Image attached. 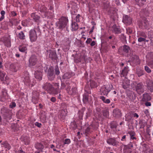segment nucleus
I'll return each mask as SVG.
<instances>
[{
  "instance_id": "nucleus-1",
  "label": "nucleus",
  "mask_w": 153,
  "mask_h": 153,
  "mask_svg": "<svg viewBox=\"0 0 153 153\" xmlns=\"http://www.w3.org/2000/svg\"><path fill=\"white\" fill-rule=\"evenodd\" d=\"M41 34V30L38 26L35 27L34 29L31 30L29 32V38L31 42H32L36 41L38 37L37 35H40Z\"/></svg>"
},
{
  "instance_id": "nucleus-2",
  "label": "nucleus",
  "mask_w": 153,
  "mask_h": 153,
  "mask_svg": "<svg viewBox=\"0 0 153 153\" xmlns=\"http://www.w3.org/2000/svg\"><path fill=\"white\" fill-rule=\"evenodd\" d=\"M132 88L135 89L137 93L140 94L144 92V85L142 82L137 83L136 81L133 82L131 84Z\"/></svg>"
},
{
  "instance_id": "nucleus-3",
  "label": "nucleus",
  "mask_w": 153,
  "mask_h": 153,
  "mask_svg": "<svg viewBox=\"0 0 153 153\" xmlns=\"http://www.w3.org/2000/svg\"><path fill=\"white\" fill-rule=\"evenodd\" d=\"M43 88L50 94L55 95L57 94L58 89H54L52 85L50 83L46 82L44 84Z\"/></svg>"
},
{
  "instance_id": "nucleus-4",
  "label": "nucleus",
  "mask_w": 153,
  "mask_h": 153,
  "mask_svg": "<svg viewBox=\"0 0 153 153\" xmlns=\"http://www.w3.org/2000/svg\"><path fill=\"white\" fill-rule=\"evenodd\" d=\"M68 22V18L65 17H62L59 19V21L56 23V25L58 28L62 30L67 25Z\"/></svg>"
},
{
  "instance_id": "nucleus-5",
  "label": "nucleus",
  "mask_w": 153,
  "mask_h": 153,
  "mask_svg": "<svg viewBox=\"0 0 153 153\" xmlns=\"http://www.w3.org/2000/svg\"><path fill=\"white\" fill-rule=\"evenodd\" d=\"M1 114L4 121L8 122L11 118L10 111L5 108H3L1 110Z\"/></svg>"
},
{
  "instance_id": "nucleus-6",
  "label": "nucleus",
  "mask_w": 153,
  "mask_h": 153,
  "mask_svg": "<svg viewBox=\"0 0 153 153\" xmlns=\"http://www.w3.org/2000/svg\"><path fill=\"white\" fill-rule=\"evenodd\" d=\"M130 50V47L126 45L120 48L118 51L120 54H124V53H128Z\"/></svg>"
},
{
  "instance_id": "nucleus-7",
  "label": "nucleus",
  "mask_w": 153,
  "mask_h": 153,
  "mask_svg": "<svg viewBox=\"0 0 153 153\" xmlns=\"http://www.w3.org/2000/svg\"><path fill=\"white\" fill-rule=\"evenodd\" d=\"M49 57L52 60L54 61L57 59L56 52L55 50H49L47 51Z\"/></svg>"
},
{
  "instance_id": "nucleus-8",
  "label": "nucleus",
  "mask_w": 153,
  "mask_h": 153,
  "mask_svg": "<svg viewBox=\"0 0 153 153\" xmlns=\"http://www.w3.org/2000/svg\"><path fill=\"white\" fill-rule=\"evenodd\" d=\"M47 76L48 78L51 81L54 79L55 77V75L54 74V70L52 68H50L48 70Z\"/></svg>"
},
{
  "instance_id": "nucleus-9",
  "label": "nucleus",
  "mask_w": 153,
  "mask_h": 153,
  "mask_svg": "<svg viewBox=\"0 0 153 153\" xmlns=\"http://www.w3.org/2000/svg\"><path fill=\"white\" fill-rule=\"evenodd\" d=\"M25 84L28 86L32 87L36 83L35 81H31L30 80V78L29 76H27L24 78V80Z\"/></svg>"
},
{
  "instance_id": "nucleus-10",
  "label": "nucleus",
  "mask_w": 153,
  "mask_h": 153,
  "mask_svg": "<svg viewBox=\"0 0 153 153\" xmlns=\"http://www.w3.org/2000/svg\"><path fill=\"white\" fill-rule=\"evenodd\" d=\"M149 24L148 21L145 19L143 21L141 22L139 24V27L141 29H147L149 27Z\"/></svg>"
},
{
  "instance_id": "nucleus-11",
  "label": "nucleus",
  "mask_w": 153,
  "mask_h": 153,
  "mask_svg": "<svg viewBox=\"0 0 153 153\" xmlns=\"http://www.w3.org/2000/svg\"><path fill=\"white\" fill-rule=\"evenodd\" d=\"M123 22L127 25H129L132 23V18L128 15H125L123 16Z\"/></svg>"
},
{
  "instance_id": "nucleus-12",
  "label": "nucleus",
  "mask_w": 153,
  "mask_h": 153,
  "mask_svg": "<svg viewBox=\"0 0 153 153\" xmlns=\"http://www.w3.org/2000/svg\"><path fill=\"white\" fill-rule=\"evenodd\" d=\"M130 59L135 65H139L140 63V61L138 57L135 54H132L130 56Z\"/></svg>"
},
{
  "instance_id": "nucleus-13",
  "label": "nucleus",
  "mask_w": 153,
  "mask_h": 153,
  "mask_svg": "<svg viewBox=\"0 0 153 153\" xmlns=\"http://www.w3.org/2000/svg\"><path fill=\"white\" fill-rule=\"evenodd\" d=\"M37 61L36 56L34 55H32L29 61L30 66H32L36 64Z\"/></svg>"
},
{
  "instance_id": "nucleus-14",
  "label": "nucleus",
  "mask_w": 153,
  "mask_h": 153,
  "mask_svg": "<svg viewBox=\"0 0 153 153\" xmlns=\"http://www.w3.org/2000/svg\"><path fill=\"white\" fill-rule=\"evenodd\" d=\"M34 76L35 78L40 81L42 79V74L41 70L36 71L34 73Z\"/></svg>"
},
{
  "instance_id": "nucleus-15",
  "label": "nucleus",
  "mask_w": 153,
  "mask_h": 153,
  "mask_svg": "<svg viewBox=\"0 0 153 153\" xmlns=\"http://www.w3.org/2000/svg\"><path fill=\"white\" fill-rule=\"evenodd\" d=\"M107 142L109 145L115 146H117L118 143L114 138H109L107 140Z\"/></svg>"
},
{
  "instance_id": "nucleus-16",
  "label": "nucleus",
  "mask_w": 153,
  "mask_h": 153,
  "mask_svg": "<svg viewBox=\"0 0 153 153\" xmlns=\"http://www.w3.org/2000/svg\"><path fill=\"white\" fill-rule=\"evenodd\" d=\"M130 81L127 79H125L122 83L121 85L125 89L128 88L130 86Z\"/></svg>"
},
{
  "instance_id": "nucleus-17",
  "label": "nucleus",
  "mask_w": 153,
  "mask_h": 153,
  "mask_svg": "<svg viewBox=\"0 0 153 153\" xmlns=\"http://www.w3.org/2000/svg\"><path fill=\"white\" fill-rule=\"evenodd\" d=\"M122 71L121 73V74L125 77H126L127 75L128 72L129 71L128 67L127 66H125L123 68H122Z\"/></svg>"
},
{
  "instance_id": "nucleus-18",
  "label": "nucleus",
  "mask_w": 153,
  "mask_h": 153,
  "mask_svg": "<svg viewBox=\"0 0 153 153\" xmlns=\"http://www.w3.org/2000/svg\"><path fill=\"white\" fill-rule=\"evenodd\" d=\"M2 94L1 95V98L0 101H4V100L7 98V91L5 89H3L1 91Z\"/></svg>"
},
{
  "instance_id": "nucleus-19",
  "label": "nucleus",
  "mask_w": 153,
  "mask_h": 153,
  "mask_svg": "<svg viewBox=\"0 0 153 153\" xmlns=\"http://www.w3.org/2000/svg\"><path fill=\"white\" fill-rule=\"evenodd\" d=\"M3 42L4 45L7 47H10L11 46L10 40V39L7 37H4L3 38Z\"/></svg>"
},
{
  "instance_id": "nucleus-20",
  "label": "nucleus",
  "mask_w": 153,
  "mask_h": 153,
  "mask_svg": "<svg viewBox=\"0 0 153 153\" xmlns=\"http://www.w3.org/2000/svg\"><path fill=\"white\" fill-rule=\"evenodd\" d=\"M113 114L114 117H119L121 116V111L118 109H114L113 111Z\"/></svg>"
},
{
  "instance_id": "nucleus-21",
  "label": "nucleus",
  "mask_w": 153,
  "mask_h": 153,
  "mask_svg": "<svg viewBox=\"0 0 153 153\" xmlns=\"http://www.w3.org/2000/svg\"><path fill=\"white\" fill-rule=\"evenodd\" d=\"M151 99V97L148 94L145 93L143 94L142 100L143 102H146L150 101Z\"/></svg>"
},
{
  "instance_id": "nucleus-22",
  "label": "nucleus",
  "mask_w": 153,
  "mask_h": 153,
  "mask_svg": "<svg viewBox=\"0 0 153 153\" xmlns=\"http://www.w3.org/2000/svg\"><path fill=\"white\" fill-rule=\"evenodd\" d=\"M35 148L39 151L42 152V150L44 149V146L43 144L39 143H37L35 145Z\"/></svg>"
},
{
  "instance_id": "nucleus-23",
  "label": "nucleus",
  "mask_w": 153,
  "mask_h": 153,
  "mask_svg": "<svg viewBox=\"0 0 153 153\" xmlns=\"http://www.w3.org/2000/svg\"><path fill=\"white\" fill-rule=\"evenodd\" d=\"M112 30L115 34H119L121 33L120 29L115 25L112 26Z\"/></svg>"
},
{
  "instance_id": "nucleus-24",
  "label": "nucleus",
  "mask_w": 153,
  "mask_h": 153,
  "mask_svg": "<svg viewBox=\"0 0 153 153\" xmlns=\"http://www.w3.org/2000/svg\"><path fill=\"white\" fill-rule=\"evenodd\" d=\"M127 96L131 101H133L135 99V96L134 93L129 91L127 93Z\"/></svg>"
},
{
  "instance_id": "nucleus-25",
  "label": "nucleus",
  "mask_w": 153,
  "mask_h": 153,
  "mask_svg": "<svg viewBox=\"0 0 153 153\" xmlns=\"http://www.w3.org/2000/svg\"><path fill=\"white\" fill-rule=\"evenodd\" d=\"M110 90L108 89L105 86L102 87L100 90V91L101 94L104 95H107Z\"/></svg>"
},
{
  "instance_id": "nucleus-26",
  "label": "nucleus",
  "mask_w": 153,
  "mask_h": 153,
  "mask_svg": "<svg viewBox=\"0 0 153 153\" xmlns=\"http://www.w3.org/2000/svg\"><path fill=\"white\" fill-rule=\"evenodd\" d=\"M83 101L85 104H87L88 103V93H85L83 95Z\"/></svg>"
},
{
  "instance_id": "nucleus-27",
  "label": "nucleus",
  "mask_w": 153,
  "mask_h": 153,
  "mask_svg": "<svg viewBox=\"0 0 153 153\" xmlns=\"http://www.w3.org/2000/svg\"><path fill=\"white\" fill-rule=\"evenodd\" d=\"M140 15L141 17L145 18L149 16V13L148 10H142Z\"/></svg>"
},
{
  "instance_id": "nucleus-28",
  "label": "nucleus",
  "mask_w": 153,
  "mask_h": 153,
  "mask_svg": "<svg viewBox=\"0 0 153 153\" xmlns=\"http://www.w3.org/2000/svg\"><path fill=\"white\" fill-rule=\"evenodd\" d=\"M94 128L95 127H93L92 125L89 126L85 130V134H86V135H87V134H89L92 131L93 128Z\"/></svg>"
},
{
  "instance_id": "nucleus-29",
  "label": "nucleus",
  "mask_w": 153,
  "mask_h": 153,
  "mask_svg": "<svg viewBox=\"0 0 153 153\" xmlns=\"http://www.w3.org/2000/svg\"><path fill=\"white\" fill-rule=\"evenodd\" d=\"M31 17L36 22H38L40 19V17L35 13H33L31 15Z\"/></svg>"
},
{
  "instance_id": "nucleus-30",
  "label": "nucleus",
  "mask_w": 153,
  "mask_h": 153,
  "mask_svg": "<svg viewBox=\"0 0 153 153\" xmlns=\"http://www.w3.org/2000/svg\"><path fill=\"white\" fill-rule=\"evenodd\" d=\"M102 109V108L101 107L99 108H96V111H97L98 112V119L99 120H102L101 111Z\"/></svg>"
},
{
  "instance_id": "nucleus-31",
  "label": "nucleus",
  "mask_w": 153,
  "mask_h": 153,
  "mask_svg": "<svg viewBox=\"0 0 153 153\" xmlns=\"http://www.w3.org/2000/svg\"><path fill=\"white\" fill-rule=\"evenodd\" d=\"M4 69H2L0 67V80L2 81L4 79V77L6 74L5 72L3 71Z\"/></svg>"
},
{
  "instance_id": "nucleus-32",
  "label": "nucleus",
  "mask_w": 153,
  "mask_h": 153,
  "mask_svg": "<svg viewBox=\"0 0 153 153\" xmlns=\"http://www.w3.org/2000/svg\"><path fill=\"white\" fill-rule=\"evenodd\" d=\"M85 110V108H82L81 110L79 111L78 115L79 119H82L84 114V112Z\"/></svg>"
},
{
  "instance_id": "nucleus-33",
  "label": "nucleus",
  "mask_w": 153,
  "mask_h": 153,
  "mask_svg": "<svg viewBox=\"0 0 153 153\" xmlns=\"http://www.w3.org/2000/svg\"><path fill=\"white\" fill-rule=\"evenodd\" d=\"M72 28L73 31H75L78 28V25L76 22H72Z\"/></svg>"
},
{
  "instance_id": "nucleus-34",
  "label": "nucleus",
  "mask_w": 153,
  "mask_h": 153,
  "mask_svg": "<svg viewBox=\"0 0 153 153\" xmlns=\"http://www.w3.org/2000/svg\"><path fill=\"white\" fill-rule=\"evenodd\" d=\"M18 37L21 40H23L25 39V36L22 31H21L18 33Z\"/></svg>"
},
{
  "instance_id": "nucleus-35",
  "label": "nucleus",
  "mask_w": 153,
  "mask_h": 153,
  "mask_svg": "<svg viewBox=\"0 0 153 153\" xmlns=\"http://www.w3.org/2000/svg\"><path fill=\"white\" fill-rule=\"evenodd\" d=\"M133 144L132 143H130L128 145H125L123 149V151L124 152H126L128 151L127 150L130 149L133 147Z\"/></svg>"
},
{
  "instance_id": "nucleus-36",
  "label": "nucleus",
  "mask_w": 153,
  "mask_h": 153,
  "mask_svg": "<svg viewBox=\"0 0 153 153\" xmlns=\"http://www.w3.org/2000/svg\"><path fill=\"white\" fill-rule=\"evenodd\" d=\"M19 48V51L22 52H25L27 49V46L24 45L20 46Z\"/></svg>"
},
{
  "instance_id": "nucleus-37",
  "label": "nucleus",
  "mask_w": 153,
  "mask_h": 153,
  "mask_svg": "<svg viewBox=\"0 0 153 153\" xmlns=\"http://www.w3.org/2000/svg\"><path fill=\"white\" fill-rule=\"evenodd\" d=\"M137 37H142L144 38L147 37L146 33L143 31H138L137 32Z\"/></svg>"
},
{
  "instance_id": "nucleus-38",
  "label": "nucleus",
  "mask_w": 153,
  "mask_h": 153,
  "mask_svg": "<svg viewBox=\"0 0 153 153\" xmlns=\"http://www.w3.org/2000/svg\"><path fill=\"white\" fill-rule=\"evenodd\" d=\"M100 98L103 101V102L105 103L109 104L110 102V100L109 99H106L105 97L103 96L100 97Z\"/></svg>"
},
{
  "instance_id": "nucleus-39",
  "label": "nucleus",
  "mask_w": 153,
  "mask_h": 153,
  "mask_svg": "<svg viewBox=\"0 0 153 153\" xmlns=\"http://www.w3.org/2000/svg\"><path fill=\"white\" fill-rule=\"evenodd\" d=\"M128 133L130 136V138L131 140H134V139H136V138L135 137V133L134 131H131L128 132Z\"/></svg>"
},
{
  "instance_id": "nucleus-40",
  "label": "nucleus",
  "mask_w": 153,
  "mask_h": 153,
  "mask_svg": "<svg viewBox=\"0 0 153 153\" xmlns=\"http://www.w3.org/2000/svg\"><path fill=\"white\" fill-rule=\"evenodd\" d=\"M136 73L139 77H140L144 74V71L140 69H138L137 70Z\"/></svg>"
},
{
  "instance_id": "nucleus-41",
  "label": "nucleus",
  "mask_w": 153,
  "mask_h": 153,
  "mask_svg": "<svg viewBox=\"0 0 153 153\" xmlns=\"http://www.w3.org/2000/svg\"><path fill=\"white\" fill-rule=\"evenodd\" d=\"M10 69L13 72H16L17 71L16 65L13 64H11L10 65Z\"/></svg>"
},
{
  "instance_id": "nucleus-42",
  "label": "nucleus",
  "mask_w": 153,
  "mask_h": 153,
  "mask_svg": "<svg viewBox=\"0 0 153 153\" xmlns=\"http://www.w3.org/2000/svg\"><path fill=\"white\" fill-rule=\"evenodd\" d=\"M118 126V125L116 121H113L111 122V128L112 129H116Z\"/></svg>"
},
{
  "instance_id": "nucleus-43",
  "label": "nucleus",
  "mask_w": 153,
  "mask_h": 153,
  "mask_svg": "<svg viewBox=\"0 0 153 153\" xmlns=\"http://www.w3.org/2000/svg\"><path fill=\"white\" fill-rule=\"evenodd\" d=\"M23 141L25 145H28L30 143L29 138L27 136H25L24 137Z\"/></svg>"
},
{
  "instance_id": "nucleus-44",
  "label": "nucleus",
  "mask_w": 153,
  "mask_h": 153,
  "mask_svg": "<svg viewBox=\"0 0 153 153\" xmlns=\"http://www.w3.org/2000/svg\"><path fill=\"white\" fill-rule=\"evenodd\" d=\"M1 144L5 148L8 149H10V146L7 141H4L1 143Z\"/></svg>"
},
{
  "instance_id": "nucleus-45",
  "label": "nucleus",
  "mask_w": 153,
  "mask_h": 153,
  "mask_svg": "<svg viewBox=\"0 0 153 153\" xmlns=\"http://www.w3.org/2000/svg\"><path fill=\"white\" fill-rule=\"evenodd\" d=\"M39 101V98L38 96L36 97L34 96H33L32 98V102L35 104L37 103Z\"/></svg>"
},
{
  "instance_id": "nucleus-46",
  "label": "nucleus",
  "mask_w": 153,
  "mask_h": 153,
  "mask_svg": "<svg viewBox=\"0 0 153 153\" xmlns=\"http://www.w3.org/2000/svg\"><path fill=\"white\" fill-rule=\"evenodd\" d=\"M71 77V75L68 73L65 74L63 76V78L64 79H69Z\"/></svg>"
},
{
  "instance_id": "nucleus-47",
  "label": "nucleus",
  "mask_w": 153,
  "mask_h": 153,
  "mask_svg": "<svg viewBox=\"0 0 153 153\" xmlns=\"http://www.w3.org/2000/svg\"><path fill=\"white\" fill-rule=\"evenodd\" d=\"M148 35L149 38L150 39H152L153 37V31L152 30H150L149 31Z\"/></svg>"
},
{
  "instance_id": "nucleus-48",
  "label": "nucleus",
  "mask_w": 153,
  "mask_h": 153,
  "mask_svg": "<svg viewBox=\"0 0 153 153\" xmlns=\"http://www.w3.org/2000/svg\"><path fill=\"white\" fill-rule=\"evenodd\" d=\"M54 86L56 88L54 89H57V94L58 92H59V83H55L54 84Z\"/></svg>"
},
{
  "instance_id": "nucleus-49",
  "label": "nucleus",
  "mask_w": 153,
  "mask_h": 153,
  "mask_svg": "<svg viewBox=\"0 0 153 153\" xmlns=\"http://www.w3.org/2000/svg\"><path fill=\"white\" fill-rule=\"evenodd\" d=\"M139 124L140 125V128H143L145 125V123L143 121H139Z\"/></svg>"
},
{
  "instance_id": "nucleus-50",
  "label": "nucleus",
  "mask_w": 153,
  "mask_h": 153,
  "mask_svg": "<svg viewBox=\"0 0 153 153\" xmlns=\"http://www.w3.org/2000/svg\"><path fill=\"white\" fill-rule=\"evenodd\" d=\"M148 58H149L150 59H153V52H150L146 56Z\"/></svg>"
},
{
  "instance_id": "nucleus-51",
  "label": "nucleus",
  "mask_w": 153,
  "mask_h": 153,
  "mask_svg": "<svg viewBox=\"0 0 153 153\" xmlns=\"http://www.w3.org/2000/svg\"><path fill=\"white\" fill-rule=\"evenodd\" d=\"M126 33L128 35L131 34L132 33V30L131 28L130 27H128L126 29Z\"/></svg>"
},
{
  "instance_id": "nucleus-52",
  "label": "nucleus",
  "mask_w": 153,
  "mask_h": 153,
  "mask_svg": "<svg viewBox=\"0 0 153 153\" xmlns=\"http://www.w3.org/2000/svg\"><path fill=\"white\" fill-rule=\"evenodd\" d=\"M103 115L105 117H108L109 113L106 110L104 111L103 112Z\"/></svg>"
},
{
  "instance_id": "nucleus-53",
  "label": "nucleus",
  "mask_w": 153,
  "mask_h": 153,
  "mask_svg": "<svg viewBox=\"0 0 153 153\" xmlns=\"http://www.w3.org/2000/svg\"><path fill=\"white\" fill-rule=\"evenodd\" d=\"M90 86L91 88H94L95 87V82L93 81H90Z\"/></svg>"
},
{
  "instance_id": "nucleus-54",
  "label": "nucleus",
  "mask_w": 153,
  "mask_h": 153,
  "mask_svg": "<svg viewBox=\"0 0 153 153\" xmlns=\"http://www.w3.org/2000/svg\"><path fill=\"white\" fill-rule=\"evenodd\" d=\"M147 85L148 88L153 86V83L151 81L149 80L147 82Z\"/></svg>"
},
{
  "instance_id": "nucleus-55",
  "label": "nucleus",
  "mask_w": 153,
  "mask_h": 153,
  "mask_svg": "<svg viewBox=\"0 0 153 153\" xmlns=\"http://www.w3.org/2000/svg\"><path fill=\"white\" fill-rule=\"evenodd\" d=\"M66 113L65 110L61 111V116H62V117H65L66 115Z\"/></svg>"
},
{
  "instance_id": "nucleus-56",
  "label": "nucleus",
  "mask_w": 153,
  "mask_h": 153,
  "mask_svg": "<svg viewBox=\"0 0 153 153\" xmlns=\"http://www.w3.org/2000/svg\"><path fill=\"white\" fill-rule=\"evenodd\" d=\"M145 70L148 73H150L151 72V69L147 66H145Z\"/></svg>"
},
{
  "instance_id": "nucleus-57",
  "label": "nucleus",
  "mask_w": 153,
  "mask_h": 153,
  "mask_svg": "<svg viewBox=\"0 0 153 153\" xmlns=\"http://www.w3.org/2000/svg\"><path fill=\"white\" fill-rule=\"evenodd\" d=\"M145 38H146L139 37L138 39V41L139 42H144V41H146Z\"/></svg>"
},
{
  "instance_id": "nucleus-58",
  "label": "nucleus",
  "mask_w": 153,
  "mask_h": 153,
  "mask_svg": "<svg viewBox=\"0 0 153 153\" xmlns=\"http://www.w3.org/2000/svg\"><path fill=\"white\" fill-rule=\"evenodd\" d=\"M16 106V103L15 102H11L9 106V107L10 108H14Z\"/></svg>"
},
{
  "instance_id": "nucleus-59",
  "label": "nucleus",
  "mask_w": 153,
  "mask_h": 153,
  "mask_svg": "<svg viewBox=\"0 0 153 153\" xmlns=\"http://www.w3.org/2000/svg\"><path fill=\"white\" fill-rule=\"evenodd\" d=\"M71 143L70 140L69 139H66L64 142V144H68Z\"/></svg>"
},
{
  "instance_id": "nucleus-60",
  "label": "nucleus",
  "mask_w": 153,
  "mask_h": 153,
  "mask_svg": "<svg viewBox=\"0 0 153 153\" xmlns=\"http://www.w3.org/2000/svg\"><path fill=\"white\" fill-rule=\"evenodd\" d=\"M80 14H78L76 17V21L77 22H80Z\"/></svg>"
},
{
  "instance_id": "nucleus-61",
  "label": "nucleus",
  "mask_w": 153,
  "mask_h": 153,
  "mask_svg": "<svg viewBox=\"0 0 153 153\" xmlns=\"http://www.w3.org/2000/svg\"><path fill=\"white\" fill-rule=\"evenodd\" d=\"M55 74L56 75H58L59 74L60 71L58 67L56 68L55 69Z\"/></svg>"
},
{
  "instance_id": "nucleus-62",
  "label": "nucleus",
  "mask_w": 153,
  "mask_h": 153,
  "mask_svg": "<svg viewBox=\"0 0 153 153\" xmlns=\"http://www.w3.org/2000/svg\"><path fill=\"white\" fill-rule=\"evenodd\" d=\"M148 65L152 68H153V61H151L148 63Z\"/></svg>"
},
{
  "instance_id": "nucleus-63",
  "label": "nucleus",
  "mask_w": 153,
  "mask_h": 153,
  "mask_svg": "<svg viewBox=\"0 0 153 153\" xmlns=\"http://www.w3.org/2000/svg\"><path fill=\"white\" fill-rule=\"evenodd\" d=\"M35 125L36 126H37L39 128H41L42 126V124L38 122H36L35 123Z\"/></svg>"
},
{
  "instance_id": "nucleus-64",
  "label": "nucleus",
  "mask_w": 153,
  "mask_h": 153,
  "mask_svg": "<svg viewBox=\"0 0 153 153\" xmlns=\"http://www.w3.org/2000/svg\"><path fill=\"white\" fill-rule=\"evenodd\" d=\"M121 140L122 141H126V135H124L122 136Z\"/></svg>"
}]
</instances>
